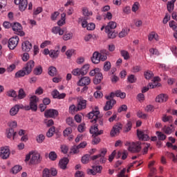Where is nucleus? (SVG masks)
Returning a JSON list of instances; mask_svg holds the SVG:
<instances>
[{"mask_svg":"<svg viewBox=\"0 0 177 177\" xmlns=\"http://www.w3.org/2000/svg\"><path fill=\"white\" fill-rule=\"evenodd\" d=\"M90 133H91L93 136H99V135H103V130L99 131V128H97V125L95 124L91 127Z\"/></svg>","mask_w":177,"mask_h":177,"instance_id":"13","label":"nucleus"},{"mask_svg":"<svg viewBox=\"0 0 177 177\" xmlns=\"http://www.w3.org/2000/svg\"><path fill=\"white\" fill-rule=\"evenodd\" d=\"M12 29L14 31L15 34L19 35L20 37H24L25 33L23 31V26L21 24L17 22L14 23L12 25Z\"/></svg>","mask_w":177,"mask_h":177,"instance_id":"5","label":"nucleus"},{"mask_svg":"<svg viewBox=\"0 0 177 177\" xmlns=\"http://www.w3.org/2000/svg\"><path fill=\"white\" fill-rule=\"evenodd\" d=\"M120 97V99H125L127 94L125 93H122L121 91L118 90L114 92H111L109 95L106 96V100H114L115 97Z\"/></svg>","mask_w":177,"mask_h":177,"instance_id":"4","label":"nucleus"},{"mask_svg":"<svg viewBox=\"0 0 177 177\" xmlns=\"http://www.w3.org/2000/svg\"><path fill=\"white\" fill-rule=\"evenodd\" d=\"M82 12L84 16H92V12H89V10L86 8H83Z\"/></svg>","mask_w":177,"mask_h":177,"instance_id":"64","label":"nucleus"},{"mask_svg":"<svg viewBox=\"0 0 177 177\" xmlns=\"http://www.w3.org/2000/svg\"><path fill=\"white\" fill-rule=\"evenodd\" d=\"M94 97L95 99H102L103 97V93L100 91H97L94 93Z\"/></svg>","mask_w":177,"mask_h":177,"instance_id":"53","label":"nucleus"},{"mask_svg":"<svg viewBox=\"0 0 177 177\" xmlns=\"http://www.w3.org/2000/svg\"><path fill=\"white\" fill-rule=\"evenodd\" d=\"M105 32L107 34L108 38H109V39H114V38L117 37V33L112 30H109V31L105 30Z\"/></svg>","mask_w":177,"mask_h":177,"instance_id":"29","label":"nucleus"},{"mask_svg":"<svg viewBox=\"0 0 177 177\" xmlns=\"http://www.w3.org/2000/svg\"><path fill=\"white\" fill-rule=\"evenodd\" d=\"M71 153H73V154H78L80 153V148L78 146L74 145L71 149Z\"/></svg>","mask_w":177,"mask_h":177,"instance_id":"51","label":"nucleus"},{"mask_svg":"<svg viewBox=\"0 0 177 177\" xmlns=\"http://www.w3.org/2000/svg\"><path fill=\"white\" fill-rule=\"evenodd\" d=\"M39 102V97L36 95H32L30 97L29 106H25V110H32V111H37L38 110L37 103Z\"/></svg>","mask_w":177,"mask_h":177,"instance_id":"2","label":"nucleus"},{"mask_svg":"<svg viewBox=\"0 0 177 177\" xmlns=\"http://www.w3.org/2000/svg\"><path fill=\"white\" fill-rule=\"evenodd\" d=\"M56 131V128L55 127H50L47 133H46V136L48 138H52V136H53V133H55V131Z\"/></svg>","mask_w":177,"mask_h":177,"instance_id":"36","label":"nucleus"},{"mask_svg":"<svg viewBox=\"0 0 177 177\" xmlns=\"http://www.w3.org/2000/svg\"><path fill=\"white\" fill-rule=\"evenodd\" d=\"M39 162H41V154L37 152H33L30 159V164H39Z\"/></svg>","mask_w":177,"mask_h":177,"instance_id":"11","label":"nucleus"},{"mask_svg":"<svg viewBox=\"0 0 177 177\" xmlns=\"http://www.w3.org/2000/svg\"><path fill=\"white\" fill-rule=\"evenodd\" d=\"M48 74L50 75V77H55V75H57V71L56 67L50 66L48 68Z\"/></svg>","mask_w":177,"mask_h":177,"instance_id":"31","label":"nucleus"},{"mask_svg":"<svg viewBox=\"0 0 177 177\" xmlns=\"http://www.w3.org/2000/svg\"><path fill=\"white\" fill-rule=\"evenodd\" d=\"M100 55V62H106L107 60V56L110 55L109 50H102L99 53Z\"/></svg>","mask_w":177,"mask_h":177,"instance_id":"19","label":"nucleus"},{"mask_svg":"<svg viewBox=\"0 0 177 177\" xmlns=\"http://www.w3.org/2000/svg\"><path fill=\"white\" fill-rule=\"evenodd\" d=\"M125 146L128 147V150L131 151V153H139V151L142 150V142H126Z\"/></svg>","mask_w":177,"mask_h":177,"instance_id":"1","label":"nucleus"},{"mask_svg":"<svg viewBox=\"0 0 177 177\" xmlns=\"http://www.w3.org/2000/svg\"><path fill=\"white\" fill-rule=\"evenodd\" d=\"M107 153V149H103L101 150L100 153L98 155H95L91 157V160L93 161H95V160H97V158H100L99 162H97V164H104L106 161H107V158L104 157L106 156V153Z\"/></svg>","mask_w":177,"mask_h":177,"instance_id":"3","label":"nucleus"},{"mask_svg":"<svg viewBox=\"0 0 177 177\" xmlns=\"http://www.w3.org/2000/svg\"><path fill=\"white\" fill-rule=\"evenodd\" d=\"M24 75H28L26 69L20 70L15 73V78H20L24 77Z\"/></svg>","mask_w":177,"mask_h":177,"instance_id":"30","label":"nucleus"},{"mask_svg":"<svg viewBox=\"0 0 177 177\" xmlns=\"http://www.w3.org/2000/svg\"><path fill=\"white\" fill-rule=\"evenodd\" d=\"M77 130L79 132L82 133L85 131V124L82 123L77 127Z\"/></svg>","mask_w":177,"mask_h":177,"instance_id":"61","label":"nucleus"},{"mask_svg":"<svg viewBox=\"0 0 177 177\" xmlns=\"http://www.w3.org/2000/svg\"><path fill=\"white\" fill-rule=\"evenodd\" d=\"M167 100H168V95L167 94H160L156 98V102L158 103H163V102H167Z\"/></svg>","mask_w":177,"mask_h":177,"instance_id":"22","label":"nucleus"},{"mask_svg":"<svg viewBox=\"0 0 177 177\" xmlns=\"http://www.w3.org/2000/svg\"><path fill=\"white\" fill-rule=\"evenodd\" d=\"M103 68L104 71H109L111 68V63L109 61L104 62Z\"/></svg>","mask_w":177,"mask_h":177,"instance_id":"47","label":"nucleus"},{"mask_svg":"<svg viewBox=\"0 0 177 177\" xmlns=\"http://www.w3.org/2000/svg\"><path fill=\"white\" fill-rule=\"evenodd\" d=\"M137 136L139 140H149V136L145 133V131L137 130Z\"/></svg>","mask_w":177,"mask_h":177,"instance_id":"20","label":"nucleus"},{"mask_svg":"<svg viewBox=\"0 0 177 177\" xmlns=\"http://www.w3.org/2000/svg\"><path fill=\"white\" fill-rule=\"evenodd\" d=\"M72 74L73 75L80 76V75H82V72L81 71V68H76L72 71Z\"/></svg>","mask_w":177,"mask_h":177,"instance_id":"54","label":"nucleus"},{"mask_svg":"<svg viewBox=\"0 0 177 177\" xmlns=\"http://www.w3.org/2000/svg\"><path fill=\"white\" fill-rule=\"evenodd\" d=\"M45 140V136L44 134H40L37 137V143H42Z\"/></svg>","mask_w":177,"mask_h":177,"instance_id":"57","label":"nucleus"},{"mask_svg":"<svg viewBox=\"0 0 177 177\" xmlns=\"http://www.w3.org/2000/svg\"><path fill=\"white\" fill-rule=\"evenodd\" d=\"M146 80H150V78H151L153 77V73L147 71L144 74Z\"/></svg>","mask_w":177,"mask_h":177,"instance_id":"63","label":"nucleus"},{"mask_svg":"<svg viewBox=\"0 0 177 177\" xmlns=\"http://www.w3.org/2000/svg\"><path fill=\"white\" fill-rule=\"evenodd\" d=\"M21 48L24 52H30L32 48V44L29 41H25L22 43Z\"/></svg>","mask_w":177,"mask_h":177,"instance_id":"18","label":"nucleus"},{"mask_svg":"<svg viewBox=\"0 0 177 177\" xmlns=\"http://www.w3.org/2000/svg\"><path fill=\"white\" fill-rule=\"evenodd\" d=\"M174 5H175V3H174L171 1L167 2V10H168V12H169V13L172 12V11L174 10Z\"/></svg>","mask_w":177,"mask_h":177,"instance_id":"50","label":"nucleus"},{"mask_svg":"<svg viewBox=\"0 0 177 177\" xmlns=\"http://www.w3.org/2000/svg\"><path fill=\"white\" fill-rule=\"evenodd\" d=\"M82 75H86L89 71V64H85L80 68Z\"/></svg>","mask_w":177,"mask_h":177,"instance_id":"33","label":"nucleus"},{"mask_svg":"<svg viewBox=\"0 0 177 177\" xmlns=\"http://www.w3.org/2000/svg\"><path fill=\"white\" fill-rule=\"evenodd\" d=\"M26 96V92L24 91V89L20 88L18 92V95H17L18 99H20V100L24 99Z\"/></svg>","mask_w":177,"mask_h":177,"instance_id":"34","label":"nucleus"},{"mask_svg":"<svg viewBox=\"0 0 177 177\" xmlns=\"http://www.w3.org/2000/svg\"><path fill=\"white\" fill-rule=\"evenodd\" d=\"M21 171V167L20 165H15L12 168V174H17Z\"/></svg>","mask_w":177,"mask_h":177,"instance_id":"49","label":"nucleus"},{"mask_svg":"<svg viewBox=\"0 0 177 177\" xmlns=\"http://www.w3.org/2000/svg\"><path fill=\"white\" fill-rule=\"evenodd\" d=\"M73 133V129L71 127H67L65 130L63 131V135L65 137L70 136Z\"/></svg>","mask_w":177,"mask_h":177,"instance_id":"37","label":"nucleus"},{"mask_svg":"<svg viewBox=\"0 0 177 177\" xmlns=\"http://www.w3.org/2000/svg\"><path fill=\"white\" fill-rule=\"evenodd\" d=\"M20 105L17 104L15 106H14L10 110V115H16V114H17V113H19V111L20 110Z\"/></svg>","mask_w":177,"mask_h":177,"instance_id":"25","label":"nucleus"},{"mask_svg":"<svg viewBox=\"0 0 177 177\" xmlns=\"http://www.w3.org/2000/svg\"><path fill=\"white\" fill-rule=\"evenodd\" d=\"M66 122L67 125H69V127H76L75 123H74V119H73V118L69 117L66 118Z\"/></svg>","mask_w":177,"mask_h":177,"instance_id":"44","label":"nucleus"},{"mask_svg":"<svg viewBox=\"0 0 177 177\" xmlns=\"http://www.w3.org/2000/svg\"><path fill=\"white\" fill-rule=\"evenodd\" d=\"M121 56L124 57V60H128L129 59V53L125 50H122L120 51Z\"/></svg>","mask_w":177,"mask_h":177,"instance_id":"45","label":"nucleus"},{"mask_svg":"<svg viewBox=\"0 0 177 177\" xmlns=\"http://www.w3.org/2000/svg\"><path fill=\"white\" fill-rule=\"evenodd\" d=\"M91 59L92 63H93V64H99V63H100V57L99 52L95 51L93 53V55L91 57Z\"/></svg>","mask_w":177,"mask_h":177,"instance_id":"17","label":"nucleus"},{"mask_svg":"<svg viewBox=\"0 0 177 177\" xmlns=\"http://www.w3.org/2000/svg\"><path fill=\"white\" fill-rule=\"evenodd\" d=\"M122 129V124H118L115 125L111 131V136H115L116 135H118V133H120V131H121Z\"/></svg>","mask_w":177,"mask_h":177,"instance_id":"15","label":"nucleus"},{"mask_svg":"<svg viewBox=\"0 0 177 177\" xmlns=\"http://www.w3.org/2000/svg\"><path fill=\"white\" fill-rule=\"evenodd\" d=\"M103 80V74L102 73H98L95 76V78L93 80V82L95 85H99L100 82H102V80Z\"/></svg>","mask_w":177,"mask_h":177,"instance_id":"23","label":"nucleus"},{"mask_svg":"<svg viewBox=\"0 0 177 177\" xmlns=\"http://www.w3.org/2000/svg\"><path fill=\"white\" fill-rule=\"evenodd\" d=\"M75 111H80V110H78L77 109V106H75V105L73 104L69 107V113H71V114H73V113L75 112Z\"/></svg>","mask_w":177,"mask_h":177,"instance_id":"62","label":"nucleus"},{"mask_svg":"<svg viewBox=\"0 0 177 177\" xmlns=\"http://www.w3.org/2000/svg\"><path fill=\"white\" fill-rule=\"evenodd\" d=\"M34 67H35V62L34 60H30L25 65L24 70L26 71V74H30L31 71H32V68H34Z\"/></svg>","mask_w":177,"mask_h":177,"instance_id":"9","label":"nucleus"},{"mask_svg":"<svg viewBox=\"0 0 177 177\" xmlns=\"http://www.w3.org/2000/svg\"><path fill=\"white\" fill-rule=\"evenodd\" d=\"M19 44V37L15 36L13 37H11L8 40V48L9 49L13 50L16 46H17V44Z\"/></svg>","mask_w":177,"mask_h":177,"instance_id":"7","label":"nucleus"},{"mask_svg":"<svg viewBox=\"0 0 177 177\" xmlns=\"http://www.w3.org/2000/svg\"><path fill=\"white\" fill-rule=\"evenodd\" d=\"M84 109H86V100L81 99L78 101L77 109L81 111Z\"/></svg>","mask_w":177,"mask_h":177,"instance_id":"21","label":"nucleus"},{"mask_svg":"<svg viewBox=\"0 0 177 177\" xmlns=\"http://www.w3.org/2000/svg\"><path fill=\"white\" fill-rule=\"evenodd\" d=\"M67 164H68V158H64L62 159L59 162V167L62 169H66L67 168Z\"/></svg>","mask_w":177,"mask_h":177,"instance_id":"24","label":"nucleus"},{"mask_svg":"<svg viewBox=\"0 0 177 177\" xmlns=\"http://www.w3.org/2000/svg\"><path fill=\"white\" fill-rule=\"evenodd\" d=\"M139 6H140V4H139V2H136L132 6V12H138L139 10Z\"/></svg>","mask_w":177,"mask_h":177,"instance_id":"58","label":"nucleus"},{"mask_svg":"<svg viewBox=\"0 0 177 177\" xmlns=\"http://www.w3.org/2000/svg\"><path fill=\"white\" fill-rule=\"evenodd\" d=\"M173 125L171 124L170 125V127H165L164 128V132L166 133L167 135H169L171 133H172V128H173Z\"/></svg>","mask_w":177,"mask_h":177,"instance_id":"55","label":"nucleus"},{"mask_svg":"<svg viewBox=\"0 0 177 177\" xmlns=\"http://www.w3.org/2000/svg\"><path fill=\"white\" fill-rule=\"evenodd\" d=\"M9 156H10L9 148L1 147L0 149V157L3 158V160H6V158H9Z\"/></svg>","mask_w":177,"mask_h":177,"instance_id":"10","label":"nucleus"},{"mask_svg":"<svg viewBox=\"0 0 177 177\" xmlns=\"http://www.w3.org/2000/svg\"><path fill=\"white\" fill-rule=\"evenodd\" d=\"M28 5V1L27 0H21V3H19V10L21 12H24V10L27 9Z\"/></svg>","mask_w":177,"mask_h":177,"instance_id":"26","label":"nucleus"},{"mask_svg":"<svg viewBox=\"0 0 177 177\" xmlns=\"http://www.w3.org/2000/svg\"><path fill=\"white\" fill-rule=\"evenodd\" d=\"M48 158H50L51 161H56V159L57 158V154L55 151H50L48 155Z\"/></svg>","mask_w":177,"mask_h":177,"instance_id":"42","label":"nucleus"},{"mask_svg":"<svg viewBox=\"0 0 177 177\" xmlns=\"http://www.w3.org/2000/svg\"><path fill=\"white\" fill-rule=\"evenodd\" d=\"M117 28V23L115 21H110L108 25L105 27V30L106 31H110V30H114L115 28Z\"/></svg>","mask_w":177,"mask_h":177,"instance_id":"27","label":"nucleus"},{"mask_svg":"<svg viewBox=\"0 0 177 177\" xmlns=\"http://www.w3.org/2000/svg\"><path fill=\"white\" fill-rule=\"evenodd\" d=\"M156 135L158 136V140H165V139H167V136L162 133V132L156 131Z\"/></svg>","mask_w":177,"mask_h":177,"instance_id":"41","label":"nucleus"},{"mask_svg":"<svg viewBox=\"0 0 177 177\" xmlns=\"http://www.w3.org/2000/svg\"><path fill=\"white\" fill-rule=\"evenodd\" d=\"M115 103H117V101H115V100H108L103 108L104 111H109V110H111Z\"/></svg>","mask_w":177,"mask_h":177,"instance_id":"14","label":"nucleus"},{"mask_svg":"<svg viewBox=\"0 0 177 177\" xmlns=\"http://www.w3.org/2000/svg\"><path fill=\"white\" fill-rule=\"evenodd\" d=\"M91 84V78L88 76L83 77L77 82L78 86H86Z\"/></svg>","mask_w":177,"mask_h":177,"instance_id":"8","label":"nucleus"},{"mask_svg":"<svg viewBox=\"0 0 177 177\" xmlns=\"http://www.w3.org/2000/svg\"><path fill=\"white\" fill-rule=\"evenodd\" d=\"M60 52L59 50H50V57L52 59H57L59 57V54Z\"/></svg>","mask_w":177,"mask_h":177,"instance_id":"32","label":"nucleus"},{"mask_svg":"<svg viewBox=\"0 0 177 177\" xmlns=\"http://www.w3.org/2000/svg\"><path fill=\"white\" fill-rule=\"evenodd\" d=\"M127 81L130 82V84H135V82H136V77H135L133 75H130L128 76Z\"/></svg>","mask_w":177,"mask_h":177,"instance_id":"52","label":"nucleus"},{"mask_svg":"<svg viewBox=\"0 0 177 177\" xmlns=\"http://www.w3.org/2000/svg\"><path fill=\"white\" fill-rule=\"evenodd\" d=\"M62 153H64V154H67V152L68 151V147L66 145H61L60 147Z\"/></svg>","mask_w":177,"mask_h":177,"instance_id":"59","label":"nucleus"},{"mask_svg":"<svg viewBox=\"0 0 177 177\" xmlns=\"http://www.w3.org/2000/svg\"><path fill=\"white\" fill-rule=\"evenodd\" d=\"M33 73L35 75H41L42 74V66H36L33 71Z\"/></svg>","mask_w":177,"mask_h":177,"instance_id":"35","label":"nucleus"},{"mask_svg":"<svg viewBox=\"0 0 177 177\" xmlns=\"http://www.w3.org/2000/svg\"><path fill=\"white\" fill-rule=\"evenodd\" d=\"M150 88V89H154V88H156V85H153V83H149L148 85V87L145 86L143 87L142 92V93H146V92H147V91H149V88Z\"/></svg>","mask_w":177,"mask_h":177,"instance_id":"39","label":"nucleus"},{"mask_svg":"<svg viewBox=\"0 0 177 177\" xmlns=\"http://www.w3.org/2000/svg\"><path fill=\"white\" fill-rule=\"evenodd\" d=\"M6 132H7V138H8V139H10L12 137H13V139H15V137L17 134V132H15V130L13 129V128H10L8 130H7Z\"/></svg>","mask_w":177,"mask_h":177,"instance_id":"28","label":"nucleus"},{"mask_svg":"<svg viewBox=\"0 0 177 177\" xmlns=\"http://www.w3.org/2000/svg\"><path fill=\"white\" fill-rule=\"evenodd\" d=\"M100 114V112L98 111H95L93 112H90L88 114V118H89L91 122H97V118L99 117V115Z\"/></svg>","mask_w":177,"mask_h":177,"instance_id":"12","label":"nucleus"},{"mask_svg":"<svg viewBox=\"0 0 177 177\" xmlns=\"http://www.w3.org/2000/svg\"><path fill=\"white\" fill-rule=\"evenodd\" d=\"M128 32H129V29H122V30L119 33V37L124 38V37H127V35H128Z\"/></svg>","mask_w":177,"mask_h":177,"instance_id":"38","label":"nucleus"},{"mask_svg":"<svg viewBox=\"0 0 177 177\" xmlns=\"http://www.w3.org/2000/svg\"><path fill=\"white\" fill-rule=\"evenodd\" d=\"M7 96H9L10 97H16L17 93H16V91L11 89L7 91Z\"/></svg>","mask_w":177,"mask_h":177,"instance_id":"46","label":"nucleus"},{"mask_svg":"<svg viewBox=\"0 0 177 177\" xmlns=\"http://www.w3.org/2000/svg\"><path fill=\"white\" fill-rule=\"evenodd\" d=\"M42 177H52L50 170L48 168H45L42 171Z\"/></svg>","mask_w":177,"mask_h":177,"instance_id":"43","label":"nucleus"},{"mask_svg":"<svg viewBox=\"0 0 177 177\" xmlns=\"http://www.w3.org/2000/svg\"><path fill=\"white\" fill-rule=\"evenodd\" d=\"M103 167L102 166H93V169H91L88 171V174L91 175H96V174H100Z\"/></svg>","mask_w":177,"mask_h":177,"instance_id":"16","label":"nucleus"},{"mask_svg":"<svg viewBox=\"0 0 177 177\" xmlns=\"http://www.w3.org/2000/svg\"><path fill=\"white\" fill-rule=\"evenodd\" d=\"M137 116L138 118H142L143 120H146V118H147V114L143 113V112L140 111L137 113Z\"/></svg>","mask_w":177,"mask_h":177,"instance_id":"56","label":"nucleus"},{"mask_svg":"<svg viewBox=\"0 0 177 177\" xmlns=\"http://www.w3.org/2000/svg\"><path fill=\"white\" fill-rule=\"evenodd\" d=\"M89 158H91V156L88 154L82 156V162L83 164H88V162H89Z\"/></svg>","mask_w":177,"mask_h":177,"instance_id":"48","label":"nucleus"},{"mask_svg":"<svg viewBox=\"0 0 177 177\" xmlns=\"http://www.w3.org/2000/svg\"><path fill=\"white\" fill-rule=\"evenodd\" d=\"M59 115V112L56 109H48L44 112V116L46 118H55Z\"/></svg>","mask_w":177,"mask_h":177,"instance_id":"6","label":"nucleus"},{"mask_svg":"<svg viewBox=\"0 0 177 177\" xmlns=\"http://www.w3.org/2000/svg\"><path fill=\"white\" fill-rule=\"evenodd\" d=\"M162 121H163V122H172V116L169 115L167 116V115H163V116L162 117Z\"/></svg>","mask_w":177,"mask_h":177,"instance_id":"40","label":"nucleus"},{"mask_svg":"<svg viewBox=\"0 0 177 177\" xmlns=\"http://www.w3.org/2000/svg\"><path fill=\"white\" fill-rule=\"evenodd\" d=\"M100 73V69L99 68H95L94 70H92L91 72H90V75L91 77H94V75L96 76V74Z\"/></svg>","mask_w":177,"mask_h":177,"instance_id":"60","label":"nucleus"}]
</instances>
